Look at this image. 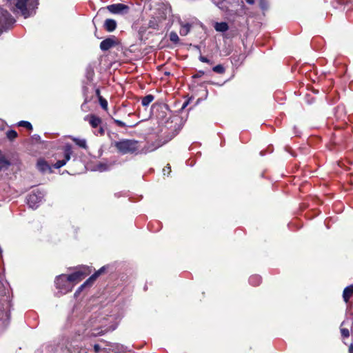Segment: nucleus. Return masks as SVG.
I'll list each match as a JSON object with an SVG mask.
<instances>
[{"mask_svg":"<svg viewBox=\"0 0 353 353\" xmlns=\"http://www.w3.org/2000/svg\"><path fill=\"white\" fill-rule=\"evenodd\" d=\"M55 284L57 288L59 289V292L62 294L71 292L73 288V283H70L65 274L58 276L56 278Z\"/></svg>","mask_w":353,"mask_h":353,"instance_id":"obj_5","label":"nucleus"},{"mask_svg":"<svg viewBox=\"0 0 353 353\" xmlns=\"http://www.w3.org/2000/svg\"><path fill=\"white\" fill-rule=\"evenodd\" d=\"M99 103L103 109L107 110L108 101L105 99H103L102 97H99Z\"/></svg>","mask_w":353,"mask_h":353,"instance_id":"obj_31","label":"nucleus"},{"mask_svg":"<svg viewBox=\"0 0 353 353\" xmlns=\"http://www.w3.org/2000/svg\"><path fill=\"white\" fill-rule=\"evenodd\" d=\"M96 94H97V96H99V97H101V96H100V91H99V89H97V90H96Z\"/></svg>","mask_w":353,"mask_h":353,"instance_id":"obj_42","label":"nucleus"},{"mask_svg":"<svg viewBox=\"0 0 353 353\" xmlns=\"http://www.w3.org/2000/svg\"><path fill=\"white\" fill-rule=\"evenodd\" d=\"M349 353H353V343L349 347Z\"/></svg>","mask_w":353,"mask_h":353,"instance_id":"obj_40","label":"nucleus"},{"mask_svg":"<svg viewBox=\"0 0 353 353\" xmlns=\"http://www.w3.org/2000/svg\"><path fill=\"white\" fill-rule=\"evenodd\" d=\"M114 122L119 127L124 128L126 126L125 123L123 121L118 120V119H114Z\"/></svg>","mask_w":353,"mask_h":353,"instance_id":"obj_35","label":"nucleus"},{"mask_svg":"<svg viewBox=\"0 0 353 353\" xmlns=\"http://www.w3.org/2000/svg\"><path fill=\"white\" fill-rule=\"evenodd\" d=\"M14 22L15 19L11 14L7 10L0 8V26L1 28L0 34L2 33L3 30L8 29Z\"/></svg>","mask_w":353,"mask_h":353,"instance_id":"obj_6","label":"nucleus"},{"mask_svg":"<svg viewBox=\"0 0 353 353\" xmlns=\"http://www.w3.org/2000/svg\"><path fill=\"white\" fill-rule=\"evenodd\" d=\"M159 19L156 17H152L148 22V27L154 30H158L159 28Z\"/></svg>","mask_w":353,"mask_h":353,"instance_id":"obj_22","label":"nucleus"},{"mask_svg":"<svg viewBox=\"0 0 353 353\" xmlns=\"http://www.w3.org/2000/svg\"><path fill=\"white\" fill-rule=\"evenodd\" d=\"M94 350L95 353H99L101 350L100 345L98 344H95L94 345Z\"/></svg>","mask_w":353,"mask_h":353,"instance_id":"obj_38","label":"nucleus"},{"mask_svg":"<svg viewBox=\"0 0 353 353\" xmlns=\"http://www.w3.org/2000/svg\"><path fill=\"white\" fill-rule=\"evenodd\" d=\"M212 2L222 10H227L228 7L227 6L226 0H212Z\"/></svg>","mask_w":353,"mask_h":353,"instance_id":"obj_21","label":"nucleus"},{"mask_svg":"<svg viewBox=\"0 0 353 353\" xmlns=\"http://www.w3.org/2000/svg\"><path fill=\"white\" fill-rule=\"evenodd\" d=\"M43 193L41 191L32 192L27 196V203L30 208L35 209L43 198Z\"/></svg>","mask_w":353,"mask_h":353,"instance_id":"obj_7","label":"nucleus"},{"mask_svg":"<svg viewBox=\"0 0 353 353\" xmlns=\"http://www.w3.org/2000/svg\"><path fill=\"white\" fill-rule=\"evenodd\" d=\"M82 345L79 344L77 341L71 342L68 346L67 348L68 351L71 353H80V350L81 349Z\"/></svg>","mask_w":353,"mask_h":353,"instance_id":"obj_16","label":"nucleus"},{"mask_svg":"<svg viewBox=\"0 0 353 353\" xmlns=\"http://www.w3.org/2000/svg\"><path fill=\"white\" fill-rule=\"evenodd\" d=\"M37 168L41 172H51V168L47 162L43 159H39L37 161Z\"/></svg>","mask_w":353,"mask_h":353,"instance_id":"obj_13","label":"nucleus"},{"mask_svg":"<svg viewBox=\"0 0 353 353\" xmlns=\"http://www.w3.org/2000/svg\"><path fill=\"white\" fill-rule=\"evenodd\" d=\"M116 42L112 38H108L102 41L100 43V48L102 51H107L115 46Z\"/></svg>","mask_w":353,"mask_h":353,"instance_id":"obj_11","label":"nucleus"},{"mask_svg":"<svg viewBox=\"0 0 353 353\" xmlns=\"http://www.w3.org/2000/svg\"><path fill=\"white\" fill-rule=\"evenodd\" d=\"M341 333L343 337L347 338L350 336V331L347 328L341 327Z\"/></svg>","mask_w":353,"mask_h":353,"instance_id":"obj_32","label":"nucleus"},{"mask_svg":"<svg viewBox=\"0 0 353 353\" xmlns=\"http://www.w3.org/2000/svg\"><path fill=\"white\" fill-rule=\"evenodd\" d=\"M18 125H19V126H22V127L26 128L28 130H32V124L28 121H21L18 123Z\"/></svg>","mask_w":353,"mask_h":353,"instance_id":"obj_28","label":"nucleus"},{"mask_svg":"<svg viewBox=\"0 0 353 353\" xmlns=\"http://www.w3.org/2000/svg\"><path fill=\"white\" fill-rule=\"evenodd\" d=\"M72 153V146L70 144H67L64 146V159L59 160L54 164V168H60L65 165L66 163L70 159V156Z\"/></svg>","mask_w":353,"mask_h":353,"instance_id":"obj_8","label":"nucleus"},{"mask_svg":"<svg viewBox=\"0 0 353 353\" xmlns=\"http://www.w3.org/2000/svg\"><path fill=\"white\" fill-rule=\"evenodd\" d=\"M199 60L203 63H210V61L205 57L200 56Z\"/></svg>","mask_w":353,"mask_h":353,"instance_id":"obj_37","label":"nucleus"},{"mask_svg":"<svg viewBox=\"0 0 353 353\" xmlns=\"http://www.w3.org/2000/svg\"><path fill=\"white\" fill-rule=\"evenodd\" d=\"M249 282L252 285H259L261 282V277L259 275H252L250 277Z\"/></svg>","mask_w":353,"mask_h":353,"instance_id":"obj_23","label":"nucleus"},{"mask_svg":"<svg viewBox=\"0 0 353 353\" xmlns=\"http://www.w3.org/2000/svg\"><path fill=\"white\" fill-rule=\"evenodd\" d=\"M114 146L122 154L134 153L139 148V142L133 139H122L115 142Z\"/></svg>","mask_w":353,"mask_h":353,"instance_id":"obj_3","label":"nucleus"},{"mask_svg":"<svg viewBox=\"0 0 353 353\" xmlns=\"http://www.w3.org/2000/svg\"><path fill=\"white\" fill-rule=\"evenodd\" d=\"M92 270L89 267L84 266L74 273L68 276L66 275V278L70 281V283H73L74 287V285L82 281L87 275L90 274Z\"/></svg>","mask_w":353,"mask_h":353,"instance_id":"obj_4","label":"nucleus"},{"mask_svg":"<svg viewBox=\"0 0 353 353\" xmlns=\"http://www.w3.org/2000/svg\"><path fill=\"white\" fill-rule=\"evenodd\" d=\"M82 289H79L78 290V291H76V293H78V292H79L80 290H81Z\"/></svg>","mask_w":353,"mask_h":353,"instance_id":"obj_44","label":"nucleus"},{"mask_svg":"<svg viewBox=\"0 0 353 353\" xmlns=\"http://www.w3.org/2000/svg\"><path fill=\"white\" fill-rule=\"evenodd\" d=\"M169 37H170V40L172 42H173V43H179V37L178 34H177L175 32H171L170 33Z\"/></svg>","mask_w":353,"mask_h":353,"instance_id":"obj_26","label":"nucleus"},{"mask_svg":"<svg viewBox=\"0 0 353 353\" xmlns=\"http://www.w3.org/2000/svg\"><path fill=\"white\" fill-rule=\"evenodd\" d=\"M154 98L152 94L146 95L142 99L141 104L143 106H148L154 100Z\"/></svg>","mask_w":353,"mask_h":353,"instance_id":"obj_24","label":"nucleus"},{"mask_svg":"<svg viewBox=\"0 0 353 353\" xmlns=\"http://www.w3.org/2000/svg\"><path fill=\"white\" fill-rule=\"evenodd\" d=\"M10 3L15 6L14 12L21 13L24 18H28L37 8L38 0H10Z\"/></svg>","mask_w":353,"mask_h":353,"instance_id":"obj_2","label":"nucleus"},{"mask_svg":"<svg viewBox=\"0 0 353 353\" xmlns=\"http://www.w3.org/2000/svg\"><path fill=\"white\" fill-rule=\"evenodd\" d=\"M170 171H171V168H170V166L169 165H168L166 167H165L163 169V172L164 175L169 174Z\"/></svg>","mask_w":353,"mask_h":353,"instance_id":"obj_36","label":"nucleus"},{"mask_svg":"<svg viewBox=\"0 0 353 353\" xmlns=\"http://www.w3.org/2000/svg\"><path fill=\"white\" fill-rule=\"evenodd\" d=\"M353 295V285L347 286L343 292V299L345 303H347Z\"/></svg>","mask_w":353,"mask_h":353,"instance_id":"obj_15","label":"nucleus"},{"mask_svg":"<svg viewBox=\"0 0 353 353\" xmlns=\"http://www.w3.org/2000/svg\"><path fill=\"white\" fill-rule=\"evenodd\" d=\"M344 324H345V321H343L341 325V327H342Z\"/></svg>","mask_w":353,"mask_h":353,"instance_id":"obj_43","label":"nucleus"},{"mask_svg":"<svg viewBox=\"0 0 353 353\" xmlns=\"http://www.w3.org/2000/svg\"><path fill=\"white\" fill-rule=\"evenodd\" d=\"M179 23L181 26L179 33L181 36H186L190 31L191 24L189 23H184L181 19L179 20Z\"/></svg>","mask_w":353,"mask_h":353,"instance_id":"obj_12","label":"nucleus"},{"mask_svg":"<svg viewBox=\"0 0 353 353\" xmlns=\"http://www.w3.org/2000/svg\"><path fill=\"white\" fill-rule=\"evenodd\" d=\"M107 9L112 14H124L128 12L129 7L123 3H115L108 6Z\"/></svg>","mask_w":353,"mask_h":353,"instance_id":"obj_9","label":"nucleus"},{"mask_svg":"<svg viewBox=\"0 0 353 353\" xmlns=\"http://www.w3.org/2000/svg\"><path fill=\"white\" fill-rule=\"evenodd\" d=\"M84 120L88 121L92 128H97L102 123L100 117L92 114L86 115Z\"/></svg>","mask_w":353,"mask_h":353,"instance_id":"obj_10","label":"nucleus"},{"mask_svg":"<svg viewBox=\"0 0 353 353\" xmlns=\"http://www.w3.org/2000/svg\"><path fill=\"white\" fill-rule=\"evenodd\" d=\"M245 1L249 4H253L254 3V0H245Z\"/></svg>","mask_w":353,"mask_h":353,"instance_id":"obj_41","label":"nucleus"},{"mask_svg":"<svg viewBox=\"0 0 353 353\" xmlns=\"http://www.w3.org/2000/svg\"><path fill=\"white\" fill-rule=\"evenodd\" d=\"M104 271V267L101 268L97 272L92 274L83 285L79 287V289H83L89 283H92Z\"/></svg>","mask_w":353,"mask_h":353,"instance_id":"obj_18","label":"nucleus"},{"mask_svg":"<svg viewBox=\"0 0 353 353\" xmlns=\"http://www.w3.org/2000/svg\"><path fill=\"white\" fill-rule=\"evenodd\" d=\"M8 287V283L0 278V321H6V325L9 323L11 307Z\"/></svg>","mask_w":353,"mask_h":353,"instance_id":"obj_1","label":"nucleus"},{"mask_svg":"<svg viewBox=\"0 0 353 353\" xmlns=\"http://www.w3.org/2000/svg\"><path fill=\"white\" fill-rule=\"evenodd\" d=\"M212 70L218 74H223L225 72V68L222 65H217L212 68Z\"/></svg>","mask_w":353,"mask_h":353,"instance_id":"obj_30","label":"nucleus"},{"mask_svg":"<svg viewBox=\"0 0 353 353\" xmlns=\"http://www.w3.org/2000/svg\"><path fill=\"white\" fill-rule=\"evenodd\" d=\"M214 29L217 32H226L229 29V26L225 22H216L214 24Z\"/></svg>","mask_w":353,"mask_h":353,"instance_id":"obj_20","label":"nucleus"},{"mask_svg":"<svg viewBox=\"0 0 353 353\" xmlns=\"http://www.w3.org/2000/svg\"><path fill=\"white\" fill-rule=\"evenodd\" d=\"M73 141L76 143L77 145H78L79 147L85 148L86 145V141L85 139H73Z\"/></svg>","mask_w":353,"mask_h":353,"instance_id":"obj_27","label":"nucleus"},{"mask_svg":"<svg viewBox=\"0 0 353 353\" xmlns=\"http://www.w3.org/2000/svg\"><path fill=\"white\" fill-rule=\"evenodd\" d=\"M8 139L10 140H13L17 137V133L14 130H10L6 133Z\"/></svg>","mask_w":353,"mask_h":353,"instance_id":"obj_29","label":"nucleus"},{"mask_svg":"<svg viewBox=\"0 0 353 353\" xmlns=\"http://www.w3.org/2000/svg\"><path fill=\"white\" fill-rule=\"evenodd\" d=\"M116 329V326L115 325H113V326H111L110 328H105V329H102V328H100V329H93L92 330V332L90 334L91 336H99V335H102V334H104L105 332H109V331H113Z\"/></svg>","mask_w":353,"mask_h":353,"instance_id":"obj_14","label":"nucleus"},{"mask_svg":"<svg viewBox=\"0 0 353 353\" xmlns=\"http://www.w3.org/2000/svg\"><path fill=\"white\" fill-rule=\"evenodd\" d=\"M110 165L106 163H100L97 165V170L100 172H104L110 170Z\"/></svg>","mask_w":353,"mask_h":353,"instance_id":"obj_25","label":"nucleus"},{"mask_svg":"<svg viewBox=\"0 0 353 353\" xmlns=\"http://www.w3.org/2000/svg\"><path fill=\"white\" fill-rule=\"evenodd\" d=\"M178 133V131L176 130V128H174V130H172V134L170 136V137L168 138V140H166L165 141L163 142V144L165 143L166 142H168V141L171 140L172 139H173L176 135V134Z\"/></svg>","mask_w":353,"mask_h":353,"instance_id":"obj_34","label":"nucleus"},{"mask_svg":"<svg viewBox=\"0 0 353 353\" xmlns=\"http://www.w3.org/2000/svg\"><path fill=\"white\" fill-rule=\"evenodd\" d=\"M123 350V347L122 345H117V351L119 352H122Z\"/></svg>","mask_w":353,"mask_h":353,"instance_id":"obj_39","label":"nucleus"},{"mask_svg":"<svg viewBox=\"0 0 353 353\" xmlns=\"http://www.w3.org/2000/svg\"><path fill=\"white\" fill-rule=\"evenodd\" d=\"M104 27L108 32L114 31L117 28V22L112 19H108L105 21Z\"/></svg>","mask_w":353,"mask_h":353,"instance_id":"obj_17","label":"nucleus"},{"mask_svg":"<svg viewBox=\"0 0 353 353\" xmlns=\"http://www.w3.org/2000/svg\"><path fill=\"white\" fill-rule=\"evenodd\" d=\"M10 165V162L2 155H0V172L6 171Z\"/></svg>","mask_w":353,"mask_h":353,"instance_id":"obj_19","label":"nucleus"},{"mask_svg":"<svg viewBox=\"0 0 353 353\" xmlns=\"http://www.w3.org/2000/svg\"><path fill=\"white\" fill-rule=\"evenodd\" d=\"M97 130L94 131V134L98 135H103L104 134V129L101 125L97 128Z\"/></svg>","mask_w":353,"mask_h":353,"instance_id":"obj_33","label":"nucleus"}]
</instances>
